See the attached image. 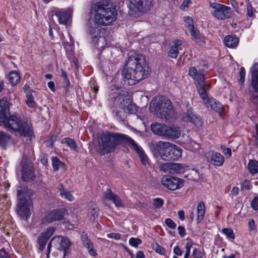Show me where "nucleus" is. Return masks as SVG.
Wrapping results in <instances>:
<instances>
[{
	"instance_id": "46",
	"label": "nucleus",
	"mask_w": 258,
	"mask_h": 258,
	"mask_svg": "<svg viewBox=\"0 0 258 258\" xmlns=\"http://www.w3.org/2000/svg\"><path fill=\"white\" fill-rule=\"evenodd\" d=\"M222 232L226 235L227 238L230 239H234L235 235L233 233V230L230 228H223L222 229Z\"/></svg>"
},
{
	"instance_id": "21",
	"label": "nucleus",
	"mask_w": 258,
	"mask_h": 258,
	"mask_svg": "<svg viewBox=\"0 0 258 258\" xmlns=\"http://www.w3.org/2000/svg\"><path fill=\"white\" fill-rule=\"evenodd\" d=\"M163 137L170 139H177L181 135V131L179 127H170L166 126Z\"/></svg>"
},
{
	"instance_id": "6",
	"label": "nucleus",
	"mask_w": 258,
	"mask_h": 258,
	"mask_svg": "<svg viewBox=\"0 0 258 258\" xmlns=\"http://www.w3.org/2000/svg\"><path fill=\"white\" fill-rule=\"evenodd\" d=\"M125 135L120 133L107 132L103 133L99 142V149L98 153L100 155L113 152L117 146L123 144Z\"/></svg>"
},
{
	"instance_id": "37",
	"label": "nucleus",
	"mask_w": 258,
	"mask_h": 258,
	"mask_svg": "<svg viewBox=\"0 0 258 258\" xmlns=\"http://www.w3.org/2000/svg\"><path fill=\"white\" fill-rule=\"evenodd\" d=\"M246 15L250 18H253L255 17L254 12H255V10L253 8L251 4L249 1H246Z\"/></svg>"
},
{
	"instance_id": "38",
	"label": "nucleus",
	"mask_w": 258,
	"mask_h": 258,
	"mask_svg": "<svg viewBox=\"0 0 258 258\" xmlns=\"http://www.w3.org/2000/svg\"><path fill=\"white\" fill-rule=\"evenodd\" d=\"M65 256L66 255H63V251L57 248L54 249L51 255L47 254V258H64Z\"/></svg>"
},
{
	"instance_id": "50",
	"label": "nucleus",
	"mask_w": 258,
	"mask_h": 258,
	"mask_svg": "<svg viewBox=\"0 0 258 258\" xmlns=\"http://www.w3.org/2000/svg\"><path fill=\"white\" fill-rule=\"evenodd\" d=\"M239 82L241 85H243L245 82V71L243 67H241L239 71Z\"/></svg>"
},
{
	"instance_id": "49",
	"label": "nucleus",
	"mask_w": 258,
	"mask_h": 258,
	"mask_svg": "<svg viewBox=\"0 0 258 258\" xmlns=\"http://www.w3.org/2000/svg\"><path fill=\"white\" fill-rule=\"evenodd\" d=\"M142 240L138 238L132 237L129 240L130 244L134 247H137L139 244H141Z\"/></svg>"
},
{
	"instance_id": "41",
	"label": "nucleus",
	"mask_w": 258,
	"mask_h": 258,
	"mask_svg": "<svg viewBox=\"0 0 258 258\" xmlns=\"http://www.w3.org/2000/svg\"><path fill=\"white\" fill-rule=\"evenodd\" d=\"M187 241L186 245H185V253L184 254L185 257H189L190 253V249L192 245L194 244V241L191 239L189 237L186 238Z\"/></svg>"
},
{
	"instance_id": "48",
	"label": "nucleus",
	"mask_w": 258,
	"mask_h": 258,
	"mask_svg": "<svg viewBox=\"0 0 258 258\" xmlns=\"http://www.w3.org/2000/svg\"><path fill=\"white\" fill-rule=\"evenodd\" d=\"M164 204V201L161 198H157L153 199V205L155 208H160Z\"/></svg>"
},
{
	"instance_id": "56",
	"label": "nucleus",
	"mask_w": 258,
	"mask_h": 258,
	"mask_svg": "<svg viewBox=\"0 0 258 258\" xmlns=\"http://www.w3.org/2000/svg\"><path fill=\"white\" fill-rule=\"evenodd\" d=\"M177 230L178 231V234L181 237H183L186 234L185 229L183 226H179L177 227Z\"/></svg>"
},
{
	"instance_id": "28",
	"label": "nucleus",
	"mask_w": 258,
	"mask_h": 258,
	"mask_svg": "<svg viewBox=\"0 0 258 258\" xmlns=\"http://www.w3.org/2000/svg\"><path fill=\"white\" fill-rule=\"evenodd\" d=\"M71 245L69 239L67 237H62L59 244L58 248L63 252V255H66L69 253V249Z\"/></svg>"
},
{
	"instance_id": "27",
	"label": "nucleus",
	"mask_w": 258,
	"mask_h": 258,
	"mask_svg": "<svg viewBox=\"0 0 258 258\" xmlns=\"http://www.w3.org/2000/svg\"><path fill=\"white\" fill-rule=\"evenodd\" d=\"M197 211V222L199 224L203 221L206 212L205 205L203 202L198 203Z\"/></svg>"
},
{
	"instance_id": "30",
	"label": "nucleus",
	"mask_w": 258,
	"mask_h": 258,
	"mask_svg": "<svg viewBox=\"0 0 258 258\" xmlns=\"http://www.w3.org/2000/svg\"><path fill=\"white\" fill-rule=\"evenodd\" d=\"M238 39L235 36H227L224 38L226 46L229 48L235 47L238 43Z\"/></svg>"
},
{
	"instance_id": "54",
	"label": "nucleus",
	"mask_w": 258,
	"mask_h": 258,
	"mask_svg": "<svg viewBox=\"0 0 258 258\" xmlns=\"http://www.w3.org/2000/svg\"><path fill=\"white\" fill-rule=\"evenodd\" d=\"M241 189L242 190V189H246L247 190H249L250 189L249 181L247 179L244 180V181L243 182V183L241 184Z\"/></svg>"
},
{
	"instance_id": "43",
	"label": "nucleus",
	"mask_w": 258,
	"mask_h": 258,
	"mask_svg": "<svg viewBox=\"0 0 258 258\" xmlns=\"http://www.w3.org/2000/svg\"><path fill=\"white\" fill-rule=\"evenodd\" d=\"M26 97L27 98L26 100L27 105L30 107L34 108L36 106V103L34 100L32 93H29L26 95Z\"/></svg>"
},
{
	"instance_id": "29",
	"label": "nucleus",
	"mask_w": 258,
	"mask_h": 258,
	"mask_svg": "<svg viewBox=\"0 0 258 258\" xmlns=\"http://www.w3.org/2000/svg\"><path fill=\"white\" fill-rule=\"evenodd\" d=\"M206 82L199 84H196L197 91L200 96V97L204 101L205 103L209 98L208 97L207 91L206 90Z\"/></svg>"
},
{
	"instance_id": "26",
	"label": "nucleus",
	"mask_w": 258,
	"mask_h": 258,
	"mask_svg": "<svg viewBox=\"0 0 258 258\" xmlns=\"http://www.w3.org/2000/svg\"><path fill=\"white\" fill-rule=\"evenodd\" d=\"M12 137L8 133L0 131V146L6 148L9 144L12 141Z\"/></svg>"
},
{
	"instance_id": "32",
	"label": "nucleus",
	"mask_w": 258,
	"mask_h": 258,
	"mask_svg": "<svg viewBox=\"0 0 258 258\" xmlns=\"http://www.w3.org/2000/svg\"><path fill=\"white\" fill-rule=\"evenodd\" d=\"M8 79L10 83H11L13 86H14L18 83L20 80V76L18 72L12 71L9 73Z\"/></svg>"
},
{
	"instance_id": "61",
	"label": "nucleus",
	"mask_w": 258,
	"mask_h": 258,
	"mask_svg": "<svg viewBox=\"0 0 258 258\" xmlns=\"http://www.w3.org/2000/svg\"><path fill=\"white\" fill-rule=\"evenodd\" d=\"M248 226L250 230H253L255 229V225L254 221L253 219H250L248 221Z\"/></svg>"
},
{
	"instance_id": "16",
	"label": "nucleus",
	"mask_w": 258,
	"mask_h": 258,
	"mask_svg": "<svg viewBox=\"0 0 258 258\" xmlns=\"http://www.w3.org/2000/svg\"><path fill=\"white\" fill-rule=\"evenodd\" d=\"M208 161L215 167L221 166L224 161V157L220 153L211 151L207 153Z\"/></svg>"
},
{
	"instance_id": "10",
	"label": "nucleus",
	"mask_w": 258,
	"mask_h": 258,
	"mask_svg": "<svg viewBox=\"0 0 258 258\" xmlns=\"http://www.w3.org/2000/svg\"><path fill=\"white\" fill-rule=\"evenodd\" d=\"M21 179L25 182H31L36 178L35 169L27 155H24L21 162Z\"/></svg>"
},
{
	"instance_id": "13",
	"label": "nucleus",
	"mask_w": 258,
	"mask_h": 258,
	"mask_svg": "<svg viewBox=\"0 0 258 258\" xmlns=\"http://www.w3.org/2000/svg\"><path fill=\"white\" fill-rule=\"evenodd\" d=\"M161 183L165 188L174 190L184 185V180L171 175H164L161 179Z\"/></svg>"
},
{
	"instance_id": "23",
	"label": "nucleus",
	"mask_w": 258,
	"mask_h": 258,
	"mask_svg": "<svg viewBox=\"0 0 258 258\" xmlns=\"http://www.w3.org/2000/svg\"><path fill=\"white\" fill-rule=\"evenodd\" d=\"M189 32L192 37V40L194 41L196 44L199 46L205 45L206 42L204 40V37L199 31H196L194 29L190 30Z\"/></svg>"
},
{
	"instance_id": "58",
	"label": "nucleus",
	"mask_w": 258,
	"mask_h": 258,
	"mask_svg": "<svg viewBox=\"0 0 258 258\" xmlns=\"http://www.w3.org/2000/svg\"><path fill=\"white\" fill-rule=\"evenodd\" d=\"M229 4L232 6L236 12H238V4L235 0H229Z\"/></svg>"
},
{
	"instance_id": "47",
	"label": "nucleus",
	"mask_w": 258,
	"mask_h": 258,
	"mask_svg": "<svg viewBox=\"0 0 258 258\" xmlns=\"http://www.w3.org/2000/svg\"><path fill=\"white\" fill-rule=\"evenodd\" d=\"M170 163H162L160 165L159 169L161 171L170 173Z\"/></svg>"
},
{
	"instance_id": "33",
	"label": "nucleus",
	"mask_w": 258,
	"mask_h": 258,
	"mask_svg": "<svg viewBox=\"0 0 258 258\" xmlns=\"http://www.w3.org/2000/svg\"><path fill=\"white\" fill-rule=\"evenodd\" d=\"M248 169L249 172L253 174L258 172V161L255 160H250L248 164Z\"/></svg>"
},
{
	"instance_id": "3",
	"label": "nucleus",
	"mask_w": 258,
	"mask_h": 258,
	"mask_svg": "<svg viewBox=\"0 0 258 258\" xmlns=\"http://www.w3.org/2000/svg\"><path fill=\"white\" fill-rule=\"evenodd\" d=\"M150 69L144 55L134 53L128 55L124 63L121 75L123 82L130 86H133L140 81L147 78Z\"/></svg>"
},
{
	"instance_id": "15",
	"label": "nucleus",
	"mask_w": 258,
	"mask_h": 258,
	"mask_svg": "<svg viewBox=\"0 0 258 258\" xmlns=\"http://www.w3.org/2000/svg\"><path fill=\"white\" fill-rule=\"evenodd\" d=\"M184 118L186 121L191 122L197 128L202 127L204 124L202 117L200 115L195 114L191 108L187 110L186 115Z\"/></svg>"
},
{
	"instance_id": "45",
	"label": "nucleus",
	"mask_w": 258,
	"mask_h": 258,
	"mask_svg": "<svg viewBox=\"0 0 258 258\" xmlns=\"http://www.w3.org/2000/svg\"><path fill=\"white\" fill-rule=\"evenodd\" d=\"M184 22L188 28V31H190L191 30H194L195 27L193 23L192 19L189 16L184 17Z\"/></svg>"
},
{
	"instance_id": "51",
	"label": "nucleus",
	"mask_w": 258,
	"mask_h": 258,
	"mask_svg": "<svg viewBox=\"0 0 258 258\" xmlns=\"http://www.w3.org/2000/svg\"><path fill=\"white\" fill-rule=\"evenodd\" d=\"M165 224L170 228L174 229L176 227V223L170 218H167L165 220Z\"/></svg>"
},
{
	"instance_id": "17",
	"label": "nucleus",
	"mask_w": 258,
	"mask_h": 258,
	"mask_svg": "<svg viewBox=\"0 0 258 258\" xmlns=\"http://www.w3.org/2000/svg\"><path fill=\"white\" fill-rule=\"evenodd\" d=\"M188 75L195 82V85L206 82L203 69L197 70L196 67H191L188 70Z\"/></svg>"
},
{
	"instance_id": "62",
	"label": "nucleus",
	"mask_w": 258,
	"mask_h": 258,
	"mask_svg": "<svg viewBox=\"0 0 258 258\" xmlns=\"http://www.w3.org/2000/svg\"><path fill=\"white\" fill-rule=\"evenodd\" d=\"M174 252L175 254L181 256L182 254V252L181 250L180 249L179 247L178 246H176L173 249Z\"/></svg>"
},
{
	"instance_id": "31",
	"label": "nucleus",
	"mask_w": 258,
	"mask_h": 258,
	"mask_svg": "<svg viewBox=\"0 0 258 258\" xmlns=\"http://www.w3.org/2000/svg\"><path fill=\"white\" fill-rule=\"evenodd\" d=\"M166 125L160 123H152L151 125L152 131L156 135L163 136Z\"/></svg>"
},
{
	"instance_id": "7",
	"label": "nucleus",
	"mask_w": 258,
	"mask_h": 258,
	"mask_svg": "<svg viewBox=\"0 0 258 258\" xmlns=\"http://www.w3.org/2000/svg\"><path fill=\"white\" fill-rule=\"evenodd\" d=\"M18 203L17 213L23 220L27 221L31 216L30 208L32 205L33 191L27 187H21L17 191Z\"/></svg>"
},
{
	"instance_id": "57",
	"label": "nucleus",
	"mask_w": 258,
	"mask_h": 258,
	"mask_svg": "<svg viewBox=\"0 0 258 258\" xmlns=\"http://www.w3.org/2000/svg\"><path fill=\"white\" fill-rule=\"evenodd\" d=\"M99 209L98 208H94L92 209L91 211V215L93 217L94 219L98 217L99 214Z\"/></svg>"
},
{
	"instance_id": "22",
	"label": "nucleus",
	"mask_w": 258,
	"mask_h": 258,
	"mask_svg": "<svg viewBox=\"0 0 258 258\" xmlns=\"http://www.w3.org/2000/svg\"><path fill=\"white\" fill-rule=\"evenodd\" d=\"M207 107H210L212 109L217 112H221L223 110L222 105L215 99L213 98H209L205 102Z\"/></svg>"
},
{
	"instance_id": "52",
	"label": "nucleus",
	"mask_w": 258,
	"mask_h": 258,
	"mask_svg": "<svg viewBox=\"0 0 258 258\" xmlns=\"http://www.w3.org/2000/svg\"><path fill=\"white\" fill-rule=\"evenodd\" d=\"M251 207L254 210H258V197L253 199L251 202Z\"/></svg>"
},
{
	"instance_id": "63",
	"label": "nucleus",
	"mask_w": 258,
	"mask_h": 258,
	"mask_svg": "<svg viewBox=\"0 0 258 258\" xmlns=\"http://www.w3.org/2000/svg\"><path fill=\"white\" fill-rule=\"evenodd\" d=\"M0 257L2 258L8 257V254L4 248L0 250Z\"/></svg>"
},
{
	"instance_id": "18",
	"label": "nucleus",
	"mask_w": 258,
	"mask_h": 258,
	"mask_svg": "<svg viewBox=\"0 0 258 258\" xmlns=\"http://www.w3.org/2000/svg\"><path fill=\"white\" fill-rule=\"evenodd\" d=\"M52 13L58 18L59 24L67 25L69 21L72 12L71 10H61L59 9L53 10Z\"/></svg>"
},
{
	"instance_id": "35",
	"label": "nucleus",
	"mask_w": 258,
	"mask_h": 258,
	"mask_svg": "<svg viewBox=\"0 0 258 258\" xmlns=\"http://www.w3.org/2000/svg\"><path fill=\"white\" fill-rule=\"evenodd\" d=\"M132 100L131 99V102L127 104L126 105V107H124V111L125 112L128 114H135L138 111L137 106L135 104H134L132 102Z\"/></svg>"
},
{
	"instance_id": "60",
	"label": "nucleus",
	"mask_w": 258,
	"mask_h": 258,
	"mask_svg": "<svg viewBox=\"0 0 258 258\" xmlns=\"http://www.w3.org/2000/svg\"><path fill=\"white\" fill-rule=\"evenodd\" d=\"M88 249V252L92 256H95L97 255L96 250L93 248V246H90L89 248H87Z\"/></svg>"
},
{
	"instance_id": "12",
	"label": "nucleus",
	"mask_w": 258,
	"mask_h": 258,
	"mask_svg": "<svg viewBox=\"0 0 258 258\" xmlns=\"http://www.w3.org/2000/svg\"><path fill=\"white\" fill-rule=\"evenodd\" d=\"M68 215V210L65 208H57L49 210L42 218L41 222L43 224L61 221Z\"/></svg>"
},
{
	"instance_id": "42",
	"label": "nucleus",
	"mask_w": 258,
	"mask_h": 258,
	"mask_svg": "<svg viewBox=\"0 0 258 258\" xmlns=\"http://www.w3.org/2000/svg\"><path fill=\"white\" fill-rule=\"evenodd\" d=\"M170 173H179L181 171L182 166L178 163H170Z\"/></svg>"
},
{
	"instance_id": "4",
	"label": "nucleus",
	"mask_w": 258,
	"mask_h": 258,
	"mask_svg": "<svg viewBox=\"0 0 258 258\" xmlns=\"http://www.w3.org/2000/svg\"><path fill=\"white\" fill-rule=\"evenodd\" d=\"M151 112H156L158 118L164 121H170L175 118L176 112L171 101L162 96L153 98L150 104Z\"/></svg>"
},
{
	"instance_id": "19",
	"label": "nucleus",
	"mask_w": 258,
	"mask_h": 258,
	"mask_svg": "<svg viewBox=\"0 0 258 258\" xmlns=\"http://www.w3.org/2000/svg\"><path fill=\"white\" fill-rule=\"evenodd\" d=\"M251 78L250 81V86L253 91L258 93V63L255 62L250 69Z\"/></svg>"
},
{
	"instance_id": "24",
	"label": "nucleus",
	"mask_w": 258,
	"mask_h": 258,
	"mask_svg": "<svg viewBox=\"0 0 258 258\" xmlns=\"http://www.w3.org/2000/svg\"><path fill=\"white\" fill-rule=\"evenodd\" d=\"M123 143L126 144L128 146L132 147L138 154V156L145 152L141 147L138 146V145L135 142L134 140L126 135H125V138L124 139V142Z\"/></svg>"
},
{
	"instance_id": "40",
	"label": "nucleus",
	"mask_w": 258,
	"mask_h": 258,
	"mask_svg": "<svg viewBox=\"0 0 258 258\" xmlns=\"http://www.w3.org/2000/svg\"><path fill=\"white\" fill-rule=\"evenodd\" d=\"M152 247L153 249L159 254L163 255H165L166 252L165 249L158 243H155L153 244Z\"/></svg>"
},
{
	"instance_id": "20",
	"label": "nucleus",
	"mask_w": 258,
	"mask_h": 258,
	"mask_svg": "<svg viewBox=\"0 0 258 258\" xmlns=\"http://www.w3.org/2000/svg\"><path fill=\"white\" fill-rule=\"evenodd\" d=\"M106 200L112 201L117 207L123 206L122 201L116 194L113 193L110 188H107L103 194Z\"/></svg>"
},
{
	"instance_id": "14",
	"label": "nucleus",
	"mask_w": 258,
	"mask_h": 258,
	"mask_svg": "<svg viewBox=\"0 0 258 258\" xmlns=\"http://www.w3.org/2000/svg\"><path fill=\"white\" fill-rule=\"evenodd\" d=\"M55 228L53 227H48L46 231L42 232L38 237L37 243L38 248L40 252L42 251L45 247L46 244L50 237L53 234L55 231Z\"/></svg>"
},
{
	"instance_id": "1",
	"label": "nucleus",
	"mask_w": 258,
	"mask_h": 258,
	"mask_svg": "<svg viewBox=\"0 0 258 258\" xmlns=\"http://www.w3.org/2000/svg\"><path fill=\"white\" fill-rule=\"evenodd\" d=\"M90 12L94 13V21L89 23L88 32L92 38L100 34L101 25H108L114 21L117 16L116 7L109 0H102L92 5Z\"/></svg>"
},
{
	"instance_id": "53",
	"label": "nucleus",
	"mask_w": 258,
	"mask_h": 258,
	"mask_svg": "<svg viewBox=\"0 0 258 258\" xmlns=\"http://www.w3.org/2000/svg\"><path fill=\"white\" fill-rule=\"evenodd\" d=\"M73 43L71 44V43H69L68 42H63V46L64 48L67 51V52L71 53L72 52L73 49Z\"/></svg>"
},
{
	"instance_id": "55",
	"label": "nucleus",
	"mask_w": 258,
	"mask_h": 258,
	"mask_svg": "<svg viewBox=\"0 0 258 258\" xmlns=\"http://www.w3.org/2000/svg\"><path fill=\"white\" fill-rule=\"evenodd\" d=\"M107 237L109 238L119 240L121 238V234L116 233H111L107 235Z\"/></svg>"
},
{
	"instance_id": "44",
	"label": "nucleus",
	"mask_w": 258,
	"mask_h": 258,
	"mask_svg": "<svg viewBox=\"0 0 258 258\" xmlns=\"http://www.w3.org/2000/svg\"><path fill=\"white\" fill-rule=\"evenodd\" d=\"M139 157L140 159L141 163L145 166H150V161L149 159L147 156V155L146 154V153L144 152L143 154L140 155L139 156Z\"/></svg>"
},
{
	"instance_id": "11",
	"label": "nucleus",
	"mask_w": 258,
	"mask_h": 258,
	"mask_svg": "<svg viewBox=\"0 0 258 258\" xmlns=\"http://www.w3.org/2000/svg\"><path fill=\"white\" fill-rule=\"evenodd\" d=\"M210 6L213 9L211 14L216 19L223 20L231 18L232 10L230 7L217 3H211Z\"/></svg>"
},
{
	"instance_id": "25",
	"label": "nucleus",
	"mask_w": 258,
	"mask_h": 258,
	"mask_svg": "<svg viewBox=\"0 0 258 258\" xmlns=\"http://www.w3.org/2000/svg\"><path fill=\"white\" fill-rule=\"evenodd\" d=\"M182 45L180 40H175L173 41V45L171 46L168 52V56L173 58H176L179 54L178 47Z\"/></svg>"
},
{
	"instance_id": "59",
	"label": "nucleus",
	"mask_w": 258,
	"mask_h": 258,
	"mask_svg": "<svg viewBox=\"0 0 258 258\" xmlns=\"http://www.w3.org/2000/svg\"><path fill=\"white\" fill-rule=\"evenodd\" d=\"M221 149L223 150V152L225 155H228L229 157H231L232 155L231 149L229 148H225L221 147Z\"/></svg>"
},
{
	"instance_id": "36",
	"label": "nucleus",
	"mask_w": 258,
	"mask_h": 258,
	"mask_svg": "<svg viewBox=\"0 0 258 258\" xmlns=\"http://www.w3.org/2000/svg\"><path fill=\"white\" fill-rule=\"evenodd\" d=\"M62 188L60 189V195L61 196L69 201H73L74 200V197L69 191H67L63 188V186L61 185Z\"/></svg>"
},
{
	"instance_id": "9",
	"label": "nucleus",
	"mask_w": 258,
	"mask_h": 258,
	"mask_svg": "<svg viewBox=\"0 0 258 258\" xmlns=\"http://www.w3.org/2000/svg\"><path fill=\"white\" fill-rule=\"evenodd\" d=\"M128 14L135 16L147 13L153 6V0H126Z\"/></svg>"
},
{
	"instance_id": "2",
	"label": "nucleus",
	"mask_w": 258,
	"mask_h": 258,
	"mask_svg": "<svg viewBox=\"0 0 258 258\" xmlns=\"http://www.w3.org/2000/svg\"><path fill=\"white\" fill-rule=\"evenodd\" d=\"M10 105L7 98L0 99V122L7 131L22 137L31 138L34 136L32 123L26 118L10 115Z\"/></svg>"
},
{
	"instance_id": "39",
	"label": "nucleus",
	"mask_w": 258,
	"mask_h": 258,
	"mask_svg": "<svg viewBox=\"0 0 258 258\" xmlns=\"http://www.w3.org/2000/svg\"><path fill=\"white\" fill-rule=\"evenodd\" d=\"M52 165L53 170L56 171L58 170L60 166H64V164L60 161L58 157H53L52 158Z\"/></svg>"
},
{
	"instance_id": "64",
	"label": "nucleus",
	"mask_w": 258,
	"mask_h": 258,
	"mask_svg": "<svg viewBox=\"0 0 258 258\" xmlns=\"http://www.w3.org/2000/svg\"><path fill=\"white\" fill-rule=\"evenodd\" d=\"M205 255V252L204 250H201L199 249V250L198 252V254L196 255L194 258H203L204 255Z\"/></svg>"
},
{
	"instance_id": "5",
	"label": "nucleus",
	"mask_w": 258,
	"mask_h": 258,
	"mask_svg": "<svg viewBox=\"0 0 258 258\" xmlns=\"http://www.w3.org/2000/svg\"><path fill=\"white\" fill-rule=\"evenodd\" d=\"M152 151L155 156L159 155L165 161H177L182 155V149L168 142L159 141L153 146Z\"/></svg>"
},
{
	"instance_id": "8",
	"label": "nucleus",
	"mask_w": 258,
	"mask_h": 258,
	"mask_svg": "<svg viewBox=\"0 0 258 258\" xmlns=\"http://www.w3.org/2000/svg\"><path fill=\"white\" fill-rule=\"evenodd\" d=\"M131 102V97L129 92L126 88H122L118 92H115L112 89L109 95L108 105L112 110L113 113L118 115V112L116 110L117 107L124 109L126 104Z\"/></svg>"
},
{
	"instance_id": "34",
	"label": "nucleus",
	"mask_w": 258,
	"mask_h": 258,
	"mask_svg": "<svg viewBox=\"0 0 258 258\" xmlns=\"http://www.w3.org/2000/svg\"><path fill=\"white\" fill-rule=\"evenodd\" d=\"M62 143L66 144L71 149L76 151H78V147L75 140L69 138H64Z\"/></svg>"
}]
</instances>
